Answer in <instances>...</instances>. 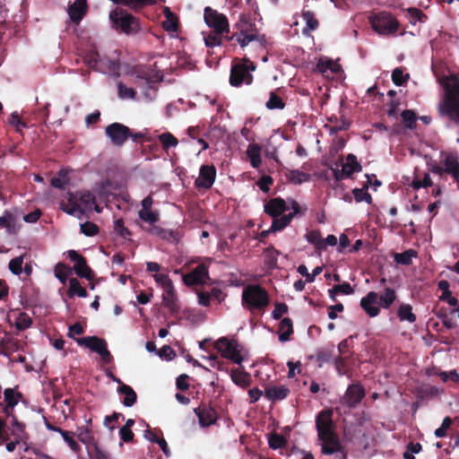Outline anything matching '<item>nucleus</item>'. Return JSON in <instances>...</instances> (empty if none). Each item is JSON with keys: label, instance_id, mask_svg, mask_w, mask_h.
I'll return each instance as SVG.
<instances>
[{"label": "nucleus", "instance_id": "obj_32", "mask_svg": "<svg viewBox=\"0 0 459 459\" xmlns=\"http://www.w3.org/2000/svg\"><path fill=\"white\" fill-rule=\"evenodd\" d=\"M340 69L341 66L339 64L328 58H320L316 64V70L322 74H325L327 71L336 74Z\"/></svg>", "mask_w": 459, "mask_h": 459}, {"label": "nucleus", "instance_id": "obj_38", "mask_svg": "<svg viewBox=\"0 0 459 459\" xmlns=\"http://www.w3.org/2000/svg\"><path fill=\"white\" fill-rule=\"evenodd\" d=\"M305 237L307 242L314 245L317 251L325 249V240L319 230H310Z\"/></svg>", "mask_w": 459, "mask_h": 459}, {"label": "nucleus", "instance_id": "obj_24", "mask_svg": "<svg viewBox=\"0 0 459 459\" xmlns=\"http://www.w3.org/2000/svg\"><path fill=\"white\" fill-rule=\"evenodd\" d=\"M290 394V389L285 385H269L264 390V396L272 402L285 399Z\"/></svg>", "mask_w": 459, "mask_h": 459}, {"label": "nucleus", "instance_id": "obj_7", "mask_svg": "<svg viewBox=\"0 0 459 459\" xmlns=\"http://www.w3.org/2000/svg\"><path fill=\"white\" fill-rule=\"evenodd\" d=\"M214 348L225 359L240 365L244 360L241 355L242 347L236 339H230L228 337H221L215 343Z\"/></svg>", "mask_w": 459, "mask_h": 459}, {"label": "nucleus", "instance_id": "obj_2", "mask_svg": "<svg viewBox=\"0 0 459 459\" xmlns=\"http://www.w3.org/2000/svg\"><path fill=\"white\" fill-rule=\"evenodd\" d=\"M108 18L111 28L118 34L135 37L143 32L141 20L122 7L111 10Z\"/></svg>", "mask_w": 459, "mask_h": 459}, {"label": "nucleus", "instance_id": "obj_35", "mask_svg": "<svg viewBox=\"0 0 459 459\" xmlns=\"http://www.w3.org/2000/svg\"><path fill=\"white\" fill-rule=\"evenodd\" d=\"M396 299L395 290L392 288H385V291L378 296L377 303L383 308H389Z\"/></svg>", "mask_w": 459, "mask_h": 459}, {"label": "nucleus", "instance_id": "obj_60", "mask_svg": "<svg viewBox=\"0 0 459 459\" xmlns=\"http://www.w3.org/2000/svg\"><path fill=\"white\" fill-rule=\"evenodd\" d=\"M84 64L90 68H95L99 62V53L96 50H89L82 56Z\"/></svg>", "mask_w": 459, "mask_h": 459}, {"label": "nucleus", "instance_id": "obj_15", "mask_svg": "<svg viewBox=\"0 0 459 459\" xmlns=\"http://www.w3.org/2000/svg\"><path fill=\"white\" fill-rule=\"evenodd\" d=\"M316 427L319 439L334 433L333 431L331 412H328V414L320 412L316 419Z\"/></svg>", "mask_w": 459, "mask_h": 459}, {"label": "nucleus", "instance_id": "obj_8", "mask_svg": "<svg viewBox=\"0 0 459 459\" xmlns=\"http://www.w3.org/2000/svg\"><path fill=\"white\" fill-rule=\"evenodd\" d=\"M204 18L207 26L213 29L216 34L222 35L230 32L227 17L212 7H205Z\"/></svg>", "mask_w": 459, "mask_h": 459}, {"label": "nucleus", "instance_id": "obj_28", "mask_svg": "<svg viewBox=\"0 0 459 459\" xmlns=\"http://www.w3.org/2000/svg\"><path fill=\"white\" fill-rule=\"evenodd\" d=\"M278 333L280 342H285L290 340L293 333V323L290 317H284L281 320Z\"/></svg>", "mask_w": 459, "mask_h": 459}, {"label": "nucleus", "instance_id": "obj_31", "mask_svg": "<svg viewBox=\"0 0 459 459\" xmlns=\"http://www.w3.org/2000/svg\"><path fill=\"white\" fill-rule=\"evenodd\" d=\"M149 233L153 236L159 237L163 240H176L177 235L171 230L164 229L159 225H152L149 229L146 230Z\"/></svg>", "mask_w": 459, "mask_h": 459}, {"label": "nucleus", "instance_id": "obj_1", "mask_svg": "<svg viewBox=\"0 0 459 459\" xmlns=\"http://www.w3.org/2000/svg\"><path fill=\"white\" fill-rule=\"evenodd\" d=\"M446 91L443 100L438 105V113L451 122L459 124V77L451 75L444 84Z\"/></svg>", "mask_w": 459, "mask_h": 459}, {"label": "nucleus", "instance_id": "obj_30", "mask_svg": "<svg viewBox=\"0 0 459 459\" xmlns=\"http://www.w3.org/2000/svg\"><path fill=\"white\" fill-rule=\"evenodd\" d=\"M0 228L5 229L7 233L12 235L16 234L19 230L15 217L8 211H5L4 215L0 217Z\"/></svg>", "mask_w": 459, "mask_h": 459}, {"label": "nucleus", "instance_id": "obj_36", "mask_svg": "<svg viewBox=\"0 0 459 459\" xmlns=\"http://www.w3.org/2000/svg\"><path fill=\"white\" fill-rule=\"evenodd\" d=\"M69 298H73L77 295L80 298H86L88 296L87 290L81 286L80 281L76 278H71L69 280V289L67 290Z\"/></svg>", "mask_w": 459, "mask_h": 459}, {"label": "nucleus", "instance_id": "obj_56", "mask_svg": "<svg viewBox=\"0 0 459 459\" xmlns=\"http://www.w3.org/2000/svg\"><path fill=\"white\" fill-rule=\"evenodd\" d=\"M268 444L272 449L281 448L286 446L287 440L278 433H271L268 437Z\"/></svg>", "mask_w": 459, "mask_h": 459}, {"label": "nucleus", "instance_id": "obj_59", "mask_svg": "<svg viewBox=\"0 0 459 459\" xmlns=\"http://www.w3.org/2000/svg\"><path fill=\"white\" fill-rule=\"evenodd\" d=\"M114 230L124 239H130L132 235L131 231L124 225V221L121 218L115 221Z\"/></svg>", "mask_w": 459, "mask_h": 459}, {"label": "nucleus", "instance_id": "obj_10", "mask_svg": "<svg viewBox=\"0 0 459 459\" xmlns=\"http://www.w3.org/2000/svg\"><path fill=\"white\" fill-rule=\"evenodd\" d=\"M68 257L71 261L74 262V271L77 276L85 278L88 281H91L93 279L94 273L87 264V261L84 256L75 250H69Z\"/></svg>", "mask_w": 459, "mask_h": 459}, {"label": "nucleus", "instance_id": "obj_12", "mask_svg": "<svg viewBox=\"0 0 459 459\" xmlns=\"http://www.w3.org/2000/svg\"><path fill=\"white\" fill-rule=\"evenodd\" d=\"M65 198L67 203L61 202L60 209L70 215L81 218L84 214V212L79 204V193L67 192Z\"/></svg>", "mask_w": 459, "mask_h": 459}, {"label": "nucleus", "instance_id": "obj_20", "mask_svg": "<svg viewBox=\"0 0 459 459\" xmlns=\"http://www.w3.org/2000/svg\"><path fill=\"white\" fill-rule=\"evenodd\" d=\"M446 173L452 176L454 180L459 184V161L456 154L446 153L441 160Z\"/></svg>", "mask_w": 459, "mask_h": 459}, {"label": "nucleus", "instance_id": "obj_61", "mask_svg": "<svg viewBox=\"0 0 459 459\" xmlns=\"http://www.w3.org/2000/svg\"><path fill=\"white\" fill-rule=\"evenodd\" d=\"M368 186H366V190L364 188H354L352 190V194L354 195V198L356 202H366L367 204L372 203V196L367 191Z\"/></svg>", "mask_w": 459, "mask_h": 459}, {"label": "nucleus", "instance_id": "obj_42", "mask_svg": "<svg viewBox=\"0 0 459 459\" xmlns=\"http://www.w3.org/2000/svg\"><path fill=\"white\" fill-rule=\"evenodd\" d=\"M329 297L333 301L335 300V296L339 293L351 295L354 292L353 288L348 281H344L341 284L334 285L331 290H329Z\"/></svg>", "mask_w": 459, "mask_h": 459}, {"label": "nucleus", "instance_id": "obj_64", "mask_svg": "<svg viewBox=\"0 0 459 459\" xmlns=\"http://www.w3.org/2000/svg\"><path fill=\"white\" fill-rule=\"evenodd\" d=\"M138 216L143 221L149 222L152 225L153 223L159 221V214L157 212H152L151 209L140 210L138 212Z\"/></svg>", "mask_w": 459, "mask_h": 459}, {"label": "nucleus", "instance_id": "obj_40", "mask_svg": "<svg viewBox=\"0 0 459 459\" xmlns=\"http://www.w3.org/2000/svg\"><path fill=\"white\" fill-rule=\"evenodd\" d=\"M342 167L347 169V177H351L355 172H360L362 166L358 162L357 157L350 153L346 157V163L342 164Z\"/></svg>", "mask_w": 459, "mask_h": 459}, {"label": "nucleus", "instance_id": "obj_58", "mask_svg": "<svg viewBox=\"0 0 459 459\" xmlns=\"http://www.w3.org/2000/svg\"><path fill=\"white\" fill-rule=\"evenodd\" d=\"M8 123L15 127V131L17 133H22V129L28 126L27 123L20 117L17 111H14L10 115Z\"/></svg>", "mask_w": 459, "mask_h": 459}, {"label": "nucleus", "instance_id": "obj_37", "mask_svg": "<svg viewBox=\"0 0 459 459\" xmlns=\"http://www.w3.org/2000/svg\"><path fill=\"white\" fill-rule=\"evenodd\" d=\"M293 217H294V213H289V214L282 215L281 217L279 216V217L273 218V220L270 230L272 232L282 230L285 227H287L290 223Z\"/></svg>", "mask_w": 459, "mask_h": 459}, {"label": "nucleus", "instance_id": "obj_39", "mask_svg": "<svg viewBox=\"0 0 459 459\" xmlns=\"http://www.w3.org/2000/svg\"><path fill=\"white\" fill-rule=\"evenodd\" d=\"M133 74L136 78L135 83L151 87V84L153 82L150 72L146 69L135 67Z\"/></svg>", "mask_w": 459, "mask_h": 459}, {"label": "nucleus", "instance_id": "obj_4", "mask_svg": "<svg viewBox=\"0 0 459 459\" xmlns=\"http://www.w3.org/2000/svg\"><path fill=\"white\" fill-rule=\"evenodd\" d=\"M237 31H235L230 37L231 39H235L241 48H245L249 42L258 40L260 45H264L266 41L264 35L259 37L258 30L254 22H251L248 16L241 14L238 22L235 24Z\"/></svg>", "mask_w": 459, "mask_h": 459}, {"label": "nucleus", "instance_id": "obj_29", "mask_svg": "<svg viewBox=\"0 0 459 459\" xmlns=\"http://www.w3.org/2000/svg\"><path fill=\"white\" fill-rule=\"evenodd\" d=\"M230 377L234 384L242 388L249 386L252 382L250 374L238 368L231 370Z\"/></svg>", "mask_w": 459, "mask_h": 459}, {"label": "nucleus", "instance_id": "obj_48", "mask_svg": "<svg viewBox=\"0 0 459 459\" xmlns=\"http://www.w3.org/2000/svg\"><path fill=\"white\" fill-rule=\"evenodd\" d=\"M302 18L306 22L307 28L303 30V33L306 34L307 30H316L318 26L319 22L317 19L315 17V14L311 11H303L302 12Z\"/></svg>", "mask_w": 459, "mask_h": 459}, {"label": "nucleus", "instance_id": "obj_21", "mask_svg": "<svg viewBox=\"0 0 459 459\" xmlns=\"http://www.w3.org/2000/svg\"><path fill=\"white\" fill-rule=\"evenodd\" d=\"M288 209L286 202L281 197L273 198L264 204V212L273 218L282 215Z\"/></svg>", "mask_w": 459, "mask_h": 459}, {"label": "nucleus", "instance_id": "obj_26", "mask_svg": "<svg viewBox=\"0 0 459 459\" xmlns=\"http://www.w3.org/2000/svg\"><path fill=\"white\" fill-rule=\"evenodd\" d=\"M118 394L123 395L122 403L126 407H132L137 400V394L128 385L121 384L117 388Z\"/></svg>", "mask_w": 459, "mask_h": 459}, {"label": "nucleus", "instance_id": "obj_3", "mask_svg": "<svg viewBox=\"0 0 459 459\" xmlns=\"http://www.w3.org/2000/svg\"><path fill=\"white\" fill-rule=\"evenodd\" d=\"M242 303L251 312L264 311L270 304V297L261 285L248 284L242 291Z\"/></svg>", "mask_w": 459, "mask_h": 459}, {"label": "nucleus", "instance_id": "obj_62", "mask_svg": "<svg viewBox=\"0 0 459 459\" xmlns=\"http://www.w3.org/2000/svg\"><path fill=\"white\" fill-rule=\"evenodd\" d=\"M408 74H404L401 67L395 68L392 73V81L396 86L403 85L409 79Z\"/></svg>", "mask_w": 459, "mask_h": 459}, {"label": "nucleus", "instance_id": "obj_50", "mask_svg": "<svg viewBox=\"0 0 459 459\" xmlns=\"http://www.w3.org/2000/svg\"><path fill=\"white\" fill-rule=\"evenodd\" d=\"M79 193V204L84 210L91 209V206L96 204V198L93 194L90 191L78 192Z\"/></svg>", "mask_w": 459, "mask_h": 459}, {"label": "nucleus", "instance_id": "obj_43", "mask_svg": "<svg viewBox=\"0 0 459 459\" xmlns=\"http://www.w3.org/2000/svg\"><path fill=\"white\" fill-rule=\"evenodd\" d=\"M434 313L437 318L442 321L443 325L446 329H454L456 327V323L449 317V311L446 307H440L437 310H434Z\"/></svg>", "mask_w": 459, "mask_h": 459}, {"label": "nucleus", "instance_id": "obj_63", "mask_svg": "<svg viewBox=\"0 0 459 459\" xmlns=\"http://www.w3.org/2000/svg\"><path fill=\"white\" fill-rule=\"evenodd\" d=\"M80 230L82 234L88 237H93L97 235L100 229L97 224L91 221H85L80 225Z\"/></svg>", "mask_w": 459, "mask_h": 459}, {"label": "nucleus", "instance_id": "obj_13", "mask_svg": "<svg viewBox=\"0 0 459 459\" xmlns=\"http://www.w3.org/2000/svg\"><path fill=\"white\" fill-rule=\"evenodd\" d=\"M205 279H209V270L204 264L197 265L190 273L183 275V281L186 286L204 284Z\"/></svg>", "mask_w": 459, "mask_h": 459}, {"label": "nucleus", "instance_id": "obj_33", "mask_svg": "<svg viewBox=\"0 0 459 459\" xmlns=\"http://www.w3.org/2000/svg\"><path fill=\"white\" fill-rule=\"evenodd\" d=\"M397 316L400 321H407L411 324L416 322V315L412 312V307L410 304H401L397 310Z\"/></svg>", "mask_w": 459, "mask_h": 459}, {"label": "nucleus", "instance_id": "obj_54", "mask_svg": "<svg viewBox=\"0 0 459 459\" xmlns=\"http://www.w3.org/2000/svg\"><path fill=\"white\" fill-rule=\"evenodd\" d=\"M264 256H265V264L269 268L277 267V257L279 255V251L276 250L273 247H269L264 249Z\"/></svg>", "mask_w": 459, "mask_h": 459}, {"label": "nucleus", "instance_id": "obj_45", "mask_svg": "<svg viewBox=\"0 0 459 459\" xmlns=\"http://www.w3.org/2000/svg\"><path fill=\"white\" fill-rule=\"evenodd\" d=\"M4 405H9V407H14L18 402L19 399L22 398V394L18 391H15V389L13 388H6L4 391Z\"/></svg>", "mask_w": 459, "mask_h": 459}, {"label": "nucleus", "instance_id": "obj_5", "mask_svg": "<svg viewBox=\"0 0 459 459\" xmlns=\"http://www.w3.org/2000/svg\"><path fill=\"white\" fill-rule=\"evenodd\" d=\"M255 65L248 58L233 60L230 69V83L234 87H239L243 82L251 84L253 81L251 72L255 71Z\"/></svg>", "mask_w": 459, "mask_h": 459}, {"label": "nucleus", "instance_id": "obj_6", "mask_svg": "<svg viewBox=\"0 0 459 459\" xmlns=\"http://www.w3.org/2000/svg\"><path fill=\"white\" fill-rule=\"evenodd\" d=\"M372 29L383 36H390L396 33L400 27L397 19L390 13L382 11L369 16Z\"/></svg>", "mask_w": 459, "mask_h": 459}, {"label": "nucleus", "instance_id": "obj_51", "mask_svg": "<svg viewBox=\"0 0 459 459\" xmlns=\"http://www.w3.org/2000/svg\"><path fill=\"white\" fill-rule=\"evenodd\" d=\"M87 452L90 459H113L110 454L99 444L97 446H91Z\"/></svg>", "mask_w": 459, "mask_h": 459}, {"label": "nucleus", "instance_id": "obj_19", "mask_svg": "<svg viewBox=\"0 0 459 459\" xmlns=\"http://www.w3.org/2000/svg\"><path fill=\"white\" fill-rule=\"evenodd\" d=\"M75 342L80 346H84L89 348L91 351L100 353L107 346V342L105 339L100 338L98 336H85L81 338H76Z\"/></svg>", "mask_w": 459, "mask_h": 459}, {"label": "nucleus", "instance_id": "obj_53", "mask_svg": "<svg viewBox=\"0 0 459 459\" xmlns=\"http://www.w3.org/2000/svg\"><path fill=\"white\" fill-rule=\"evenodd\" d=\"M162 27L167 31H177L178 28V18L168 8L166 13V20L162 23Z\"/></svg>", "mask_w": 459, "mask_h": 459}, {"label": "nucleus", "instance_id": "obj_14", "mask_svg": "<svg viewBox=\"0 0 459 459\" xmlns=\"http://www.w3.org/2000/svg\"><path fill=\"white\" fill-rule=\"evenodd\" d=\"M365 395L366 391L363 385L360 383H354L348 386L344 394V401L349 408H355Z\"/></svg>", "mask_w": 459, "mask_h": 459}, {"label": "nucleus", "instance_id": "obj_9", "mask_svg": "<svg viewBox=\"0 0 459 459\" xmlns=\"http://www.w3.org/2000/svg\"><path fill=\"white\" fill-rule=\"evenodd\" d=\"M105 133L114 145L122 146L129 138L131 129L121 123L115 122L106 127Z\"/></svg>", "mask_w": 459, "mask_h": 459}, {"label": "nucleus", "instance_id": "obj_22", "mask_svg": "<svg viewBox=\"0 0 459 459\" xmlns=\"http://www.w3.org/2000/svg\"><path fill=\"white\" fill-rule=\"evenodd\" d=\"M323 442L322 453L324 455H333L336 452L342 453L344 451L338 437L333 433L320 439Z\"/></svg>", "mask_w": 459, "mask_h": 459}, {"label": "nucleus", "instance_id": "obj_46", "mask_svg": "<svg viewBox=\"0 0 459 459\" xmlns=\"http://www.w3.org/2000/svg\"><path fill=\"white\" fill-rule=\"evenodd\" d=\"M287 178L291 183L300 185L308 181L310 179V175L299 169H291L288 172Z\"/></svg>", "mask_w": 459, "mask_h": 459}, {"label": "nucleus", "instance_id": "obj_27", "mask_svg": "<svg viewBox=\"0 0 459 459\" xmlns=\"http://www.w3.org/2000/svg\"><path fill=\"white\" fill-rule=\"evenodd\" d=\"M77 437L78 439L86 446L87 451L91 446H97L98 442L96 441L92 430L89 427H79L77 429Z\"/></svg>", "mask_w": 459, "mask_h": 459}, {"label": "nucleus", "instance_id": "obj_34", "mask_svg": "<svg viewBox=\"0 0 459 459\" xmlns=\"http://www.w3.org/2000/svg\"><path fill=\"white\" fill-rule=\"evenodd\" d=\"M247 154L250 159L251 166L255 169L259 168L262 163L261 147L256 143L249 144L247 150Z\"/></svg>", "mask_w": 459, "mask_h": 459}, {"label": "nucleus", "instance_id": "obj_17", "mask_svg": "<svg viewBox=\"0 0 459 459\" xmlns=\"http://www.w3.org/2000/svg\"><path fill=\"white\" fill-rule=\"evenodd\" d=\"M16 428H9L10 437H13V440L5 441V448L8 452H13L18 445L23 439L25 425L19 420L14 421Z\"/></svg>", "mask_w": 459, "mask_h": 459}, {"label": "nucleus", "instance_id": "obj_44", "mask_svg": "<svg viewBox=\"0 0 459 459\" xmlns=\"http://www.w3.org/2000/svg\"><path fill=\"white\" fill-rule=\"evenodd\" d=\"M403 123L405 128L414 130L417 126V115L411 109H405L401 114Z\"/></svg>", "mask_w": 459, "mask_h": 459}, {"label": "nucleus", "instance_id": "obj_52", "mask_svg": "<svg viewBox=\"0 0 459 459\" xmlns=\"http://www.w3.org/2000/svg\"><path fill=\"white\" fill-rule=\"evenodd\" d=\"M32 325L31 317L25 312H21L14 323L17 330L23 331L30 327Z\"/></svg>", "mask_w": 459, "mask_h": 459}, {"label": "nucleus", "instance_id": "obj_41", "mask_svg": "<svg viewBox=\"0 0 459 459\" xmlns=\"http://www.w3.org/2000/svg\"><path fill=\"white\" fill-rule=\"evenodd\" d=\"M417 256V252L413 249H407L403 253H394V261L403 265H410L412 264V258Z\"/></svg>", "mask_w": 459, "mask_h": 459}, {"label": "nucleus", "instance_id": "obj_49", "mask_svg": "<svg viewBox=\"0 0 459 459\" xmlns=\"http://www.w3.org/2000/svg\"><path fill=\"white\" fill-rule=\"evenodd\" d=\"M158 139L164 151H168L170 147H176L178 140L171 133L166 132L158 136Z\"/></svg>", "mask_w": 459, "mask_h": 459}, {"label": "nucleus", "instance_id": "obj_57", "mask_svg": "<svg viewBox=\"0 0 459 459\" xmlns=\"http://www.w3.org/2000/svg\"><path fill=\"white\" fill-rule=\"evenodd\" d=\"M70 273H71V269L63 263H58L55 267V276L63 284L65 283Z\"/></svg>", "mask_w": 459, "mask_h": 459}, {"label": "nucleus", "instance_id": "obj_23", "mask_svg": "<svg viewBox=\"0 0 459 459\" xmlns=\"http://www.w3.org/2000/svg\"><path fill=\"white\" fill-rule=\"evenodd\" d=\"M162 304L167 307L171 315H176L179 312L180 307L178 303L177 294L174 286L165 289L162 295Z\"/></svg>", "mask_w": 459, "mask_h": 459}, {"label": "nucleus", "instance_id": "obj_47", "mask_svg": "<svg viewBox=\"0 0 459 459\" xmlns=\"http://www.w3.org/2000/svg\"><path fill=\"white\" fill-rule=\"evenodd\" d=\"M65 442L68 445L70 449L75 453L79 454L81 451V446L78 444V442L75 439V435L74 432L69 430H64L60 433Z\"/></svg>", "mask_w": 459, "mask_h": 459}, {"label": "nucleus", "instance_id": "obj_18", "mask_svg": "<svg viewBox=\"0 0 459 459\" xmlns=\"http://www.w3.org/2000/svg\"><path fill=\"white\" fill-rule=\"evenodd\" d=\"M377 299L378 294L375 291H369L360 299V307L370 317H375L380 313L379 307L374 306L375 304H377Z\"/></svg>", "mask_w": 459, "mask_h": 459}, {"label": "nucleus", "instance_id": "obj_16", "mask_svg": "<svg viewBox=\"0 0 459 459\" xmlns=\"http://www.w3.org/2000/svg\"><path fill=\"white\" fill-rule=\"evenodd\" d=\"M198 418L199 423L202 427H209L214 424L217 420L216 411L206 405H202L194 410Z\"/></svg>", "mask_w": 459, "mask_h": 459}, {"label": "nucleus", "instance_id": "obj_11", "mask_svg": "<svg viewBox=\"0 0 459 459\" xmlns=\"http://www.w3.org/2000/svg\"><path fill=\"white\" fill-rule=\"evenodd\" d=\"M216 178V169L213 165H202L199 177L195 181L197 188L209 189L212 186Z\"/></svg>", "mask_w": 459, "mask_h": 459}, {"label": "nucleus", "instance_id": "obj_55", "mask_svg": "<svg viewBox=\"0 0 459 459\" xmlns=\"http://www.w3.org/2000/svg\"><path fill=\"white\" fill-rule=\"evenodd\" d=\"M265 106L268 109H282L285 107V103L279 95L272 91Z\"/></svg>", "mask_w": 459, "mask_h": 459}, {"label": "nucleus", "instance_id": "obj_25", "mask_svg": "<svg viewBox=\"0 0 459 459\" xmlns=\"http://www.w3.org/2000/svg\"><path fill=\"white\" fill-rule=\"evenodd\" d=\"M87 11L86 0H75L73 4L68 7V13L71 20L74 22H80Z\"/></svg>", "mask_w": 459, "mask_h": 459}]
</instances>
